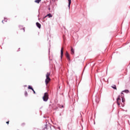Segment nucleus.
Segmentation results:
<instances>
[{
  "label": "nucleus",
  "instance_id": "nucleus-1",
  "mask_svg": "<svg viewBox=\"0 0 130 130\" xmlns=\"http://www.w3.org/2000/svg\"><path fill=\"white\" fill-rule=\"evenodd\" d=\"M50 72H47L46 75V80H45V83L47 85L49 82H50Z\"/></svg>",
  "mask_w": 130,
  "mask_h": 130
},
{
  "label": "nucleus",
  "instance_id": "nucleus-2",
  "mask_svg": "<svg viewBox=\"0 0 130 130\" xmlns=\"http://www.w3.org/2000/svg\"><path fill=\"white\" fill-rule=\"evenodd\" d=\"M43 99L44 101H45V102H46V101H47V100H48V93L45 92L44 93V95L43 97Z\"/></svg>",
  "mask_w": 130,
  "mask_h": 130
},
{
  "label": "nucleus",
  "instance_id": "nucleus-3",
  "mask_svg": "<svg viewBox=\"0 0 130 130\" xmlns=\"http://www.w3.org/2000/svg\"><path fill=\"white\" fill-rule=\"evenodd\" d=\"M120 101H121V100L120 99L119 96L117 99V105H118L119 106V105H120Z\"/></svg>",
  "mask_w": 130,
  "mask_h": 130
},
{
  "label": "nucleus",
  "instance_id": "nucleus-4",
  "mask_svg": "<svg viewBox=\"0 0 130 130\" xmlns=\"http://www.w3.org/2000/svg\"><path fill=\"white\" fill-rule=\"evenodd\" d=\"M63 55V47H62L61 49V58H62Z\"/></svg>",
  "mask_w": 130,
  "mask_h": 130
},
{
  "label": "nucleus",
  "instance_id": "nucleus-5",
  "mask_svg": "<svg viewBox=\"0 0 130 130\" xmlns=\"http://www.w3.org/2000/svg\"><path fill=\"white\" fill-rule=\"evenodd\" d=\"M46 17H48L49 18H52V15H51V14L49 13L48 15H47L46 16H45L44 17V19H45V18H46Z\"/></svg>",
  "mask_w": 130,
  "mask_h": 130
},
{
  "label": "nucleus",
  "instance_id": "nucleus-6",
  "mask_svg": "<svg viewBox=\"0 0 130 130\" xmlns=\"http://www.w3.org/2000/svg\"><path fill=\"white\" fill-rule=\"evenodd\" d=\"M66 56L67 58V59H69V60H70V55L69 54V53H68V52H66Z\"/></svg>",
  "mask_w": 130,
  "mask_h": 130
},
{
  "label": "nucleus",
  "instance_id": "nucleus-7",
  "mask_svg": "<svg viewBox=\"0 0 130 130\" xmlns=\"http://www.w3.org/2000/svg\"><path fill=\"white\" fill-rule=\"evenodd\" d=\"M36 25H37V27L39 28V29H40V28H41V24H40V23H39V22H37Z\"/></svg>",
  "mask_w": 130,
  "mask_h": 130
},
{
  "label": "nucleus",
  "instance_id": "nucleus-8",
  "mask_svg": "<svg viewBox=\"0 0 130 130\" xmlns=\"http://www.w3.org/2000/svg\"><path fill=\"white\" fill-rule=\"evenodd\" d=\"M71 54H75V51L72 47H71Z\"/></svg>",
  "mask_w": 130,
  "mask_h": 130
},
{
  "label": "nucleus",
  "instance_id": "nucleus-9",
  "mask_svg": "<svg viewBox=\"0 0 130 130\" xmlns=\"http://www.w3.org/2000/svg\"><path fill=\"white\" fill-rule=\"evenodd\" d=\"M69 2V8L71 7V4H72V1L71 0H68Z\"/></svg>",
  "mask_w": 130,
  "mask_h": 130
},
{
  "label": "nucleus",
  "instance_id": "nucleus-10",
  "mask_svg": "<svg viewBox=\"0 0 130 130\" xmlns=\"http://www.w3.org/2000/svg\"><path fill=\"white\" fill-rule=\"evenodd\" d=\"M28 89H30V90H32V91H34V89L32 87H31L30 85L28 86Z\"/></svg>",
  "mask_w": 130,
  "mask_h": 130
},
{
  "label": "nucleus",
  "instance_id": "nucleus-11",
  "mask_svg": "<svg viewBox=\"0 0 130 130\" xmlns=\"http://www.w3.org/2000/svg\"><path fill=\"white\" fill-rule=\"evenodd\" d=\"M41 2V0H36L35 1V3H36L37 4H39Z\"/></svg>",
  "mask_w": 130,
  "mask_h": 130
},
{
  "label": "nucleus",
  "instance_id": "nucleus-12",
  "mask_svg": "<svg viewBox=\"0 0 130 130\" xmlns=\"http://www.w3.org/2000/svg\"><path fill=\"white\" fill-rule=\"evenodd\" d=\"M112 88H113V89H115V90H116V85H114L112 86Z\"/></svg>",
  "mask_w": 130,
  "mask_h": 130
},
{
  "label": "nucleus",
  "instance_id": "nucleus-13",
  "mask_svg": "<svg viewBox=\"0 0 130 130\" xmlns=\"http://www.w3.org/2000/svg\"><path fill=\"white\" fill-rule=\"evenodd\" d=\"M125 102V99H124V98H122V102L123 103H124Z\"/></svg>",
  "mask_w": 130,
  "mask_h": 130
},
{
  "label": "nucleus",
  "instance_id": "nucleus-14",
  "mask_svg": "<svg viewBox=\"0 0 130 130\" xmlns=\"http://www.w3.org/2000/svg\"><path fill=\"white\" fill-rule=\"evenodd\" d=\"M122 92H124L125 93H128V92H129V91H128V90H125L123 91Z\"/></svg>",
  "mask_w": 130,
  "mask_h": 130
},
{
  "label": "nucleus",
  "instance_id": "nucleus-15",
  "mask_svg": "<svg viewBox=\"0 0 130 130\" xmlns=\"http://www.w3.org/2000/svg\"><path fill=\"white\" fill-rule=\"evenodd\" d=\"M21 126H22V127H24V126L25 125V123H22L21 124Z\"/></svg>",
  "mask_w": 130,
  "mask_h": 130
},
{
  "label": "nucleus",
  "instance_id": "nucleus-16",
  "mask_svg": "<svg viewBox=\"0 0 130 130\" xmlns=\"http://www.w3.org/2000/svg\"><path fill=\"white\" fill-rule=\"evenodd\" d=\"M5 22H7V19H5L4 20L2 21V23H5Z\"/></svg>",
  "mask_w": 130,
  "mask_h": 130
},
{
  "label": "nucleus",
  "instance_id": "nucleus-17",
  "mask_svg": "<svg viewBox=\"0 0 130 130\" xmlns=\"http://www.w3.org/2000/svg\"><path fill=\"white\" fill-rule=\"evenodd\" d=\"M24 94H25V96H27L28 95V93L27 92V91H25Z\"/></svg>",
  "mask_w": 130,
  "mask_h": 130
},
{
  "label": "nucleus",
  "instance_id": "nucleus-18",
  "mask_svg": "<svg viewBox=\"0 0 130 130\" xmlns=\"http://www.w3.org/2000/svg\"><path fill=\"white\" fill-rule=\"evenodd\" d=\"M9 122H10V121H8L7 122H6V123H7V124H9Z\"/></svg>",
  "mask_w": 130,
  "mask_h": 130
},
{
  "label": "nucleus",
  "instance_id": "nucleus-19",
  "mask_svg": "<svg viewBox=\"0 0 130 130\" xmlns=\"http://www.w3.org/2000/svg\"><path fill=\"white\" fill-rule=\"evenodd\" d=\"M33 91V92H34V94H36V92H35V91L34 90H32Z\"/></svg>",
  "mask_w": 130,
  "mask_h": 130
},
{
  "label": "nucleus",
  "instance_id": "nucleus-20",
  "mask_svg": "<svg viewBox=\"0 0 130 130\" xmlns=\"http://www.w3.org/2000/svg\"><path fill=\"white\" fill-rule=\"evenodd\" d=\"M23 30L24 32H25V28H23Z\"/></svg>",
  "mask_w": 130,
  "mask_h": 130
},
{
  "label": "nucleus",
  "instance_id": "nucleus-21",
  "mask_svg": "<svg viewBox=\"0 0 130 130\" xmlns=\"http://www.w3.org/2000/svg\"><path fill=\"white\" fill-rule=\"evenodd\" d=\"M53 1V2H55V1H56V0H52Z\"/></svg>",
  "mask_w": 130,
  "mask_h": 130
},
{
  "label": "nucleus",
  "instance_id": "nucleus-22",
  "mask_svg": "<svg viewBox=\"0 0 130 130\" xmlns=\"http://www.w3.org/2000/svg\"><path fill=\"white\" fill-rule=\"evenodd\" d=\"M121 94H123V92H121Z\"/></svg>",
  "mask_w": 130,
  "mask_h": 130
},
{
  "label": "nucleus",
  "instance_id": "nucleus-23",
  "mask_svg": "<svg viewBox=\"0 0 130 130\" xmlns=\"http://www.w3.org/2000/svg\"><path fill=\"white\" fill-rule=\"evenodd\" d=\"M62 107H63V106H62Z\"/></svg>",
  "mask_w": 130,
  "mask_h": 130
}]
</instances>
